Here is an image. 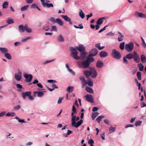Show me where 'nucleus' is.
I'll return each mask as SVG.
<instances>
[{
    "mask_svg": "<svg viewBox=\"0 0 146 146\" xmlns=\"http://www.w3.org/2000/svg\"><path fill=\"white\" fill-rule=\"evenodd\" d=\"M70 49L71 51V55L74 59L78 60L80 59L84 60L86 58V56L88 54V53L84 51L83 52H80V57L77 56L78 52L73 47H71Z\"/></svg>",
    "mask_w": 146,
    "mask_h": 146,
    "instance_id": "nucleus-1",
    "label": "nucleus"
},
{
    "mask_svg": "<svg viewBox=\"0 0 146 146\" xmlns=\"http://www.w3.org/2000/svg\"><path fill=\"white\" fill-rule=\"evenodd\" d=\"M91 62V54H90L88 57L86 58V60L82 61H78L77 63L79 67L83 68H86L90 65Z\"/></svg>",
    "mask_w": 146,
    "mask_h": 146,
    "instance_id": "nucleus-2",
    "label": "nucleus"
},
{
    "mask_svg": "<svg viewBox=\"0 0 146 146\" xmlns=\"http://www.w3.org/2000/svg\"><path fill=\"white\" fill-rule=\"evenodd\" d=\"M77 113V112L76 111H72L71 114V116L72 117V118L71 119L72 126V127H74L76 128L78 127L83 122V120L82 119H80L77 123H76V116L75 115H74Z\"/></svg>",
    "mask_w": 146,
    "mask_h": 146,
    "instance_id": "nucleus-3",
    "label": "nucleus"
},
{
    "mask_svg": "<svg viewBox=\"0 0 146 146\" xmlns=\"http://www.w3.org/2000/svg\"><path fill=\"white\" fill-rule=\"evenodd\" d=\"M79 78L82 81L83 88L84 87L85 85L86 84L90 86H91V80L90 78H88L87 80H86L85 78L82 76H80Z\"/></svg>",
    "mask_w": 146,
    "mask_h": 146,
    "instance_id": "nucleus-4",
    "label": "nucleus"
},
{
    "mask_svg": "<svg viewBox=\"0 0 146 146\" xmlns=\"http://www.w3.org/2000/svg\"><path fill=\"white\" fill-rule=\"evenodd\" d=\"M19 31L21 33H23L25 30L28 33H30L31 32V29L28 27L27 24H25L24 27L23 25H20L19 26Z\"/></svg>",
    "mask_w": 146,
    "mask_h": 146,
    "instance_id": "nucleus-5",
    "label": "nucleus"
},
{
    "mask_svg": "<svg viewBox=\"0 0 146 146\" xmlns=\"http://www.w3.org/2000/svg\"><path fill=\"white\" fill-rule=\"evenodd\" d=\"M111 54L112 56L117 59H119L121 57V55L120 52L115 49H113L112 50Z\"/></svg>",
    "mask_w": 146,
    "mask_h": 146,
    "instance_id": "nucleus-6",
    "label": "nucleus"
},
{
    "mask_svg": "<svg viewBox=\"0 0 146 146\" xmlns=\"http://www.w3.org/2000/svg\"><path fill=\"white\" fill-rule=\"evenodd\" d=\"M134 47V44L133 42H130L125 45V49L128 52H131Z\"/></svg>",
    "mask_w": 146,
    "mask_h": 146,
    "instance_id": "nucleus-7",
    "label": "nucleus"
},
{
    "mask_svg": "<svg viewBox=\"0 0 146 146\" xmlns=\"http://www.w3.org/2000/svg\"><path fill=\"white\" fill-rule=\"evenodd\" d=\"M24 77L26 79V81L27 82H31L33 77L32 75L27 74H24Z\"/></svg>",
    "mask_w": 146,
    "mask_h": 146,
    "instance_id": "nucleus-8",
    "label": "nucleus"
},
{
    "mask_svg": "<svg viewBox=\"0 0 146 146\" xmlns=\"http://www.w3.org/2000/svg\"><path fill=\"white\" fill-rule=\"evenodd\" d=\"M134 54L133 58L134 61L137 63H139L140 62V60L139 57L135 51L134 52Z\"/></svg>",
    "mask_w": 146,
    "mask_h": 146,
    "instance_id": "nucleus-9",
    "label": "nucleus"
},
{
    "mask_svg": "<svg viewBox=\"0 0 146 146\" xmlns=\"http://www.w3.org/2000/svg\"><path fill=\"white\" fill-rule=\"evenodd\" d=\"M42 4L43 5L44 7L46 6L48 8H49L50 7H53V5L51 3H45V0H40Z\"/></svg>",
    "mask_w": 146,
    "mask_h": 146,
    "instance_id": "nucleus-10",
    "label": "nucleus"
},
{
    "mask_svg": "<svg viewBox=\"0 0 146 146\" xmlns=\"http://www.w3.org/2000/svg\"><path fill=\"white\" fill-rule=\"evenodd\" d=\"M76 48L78 51L80 52L84 51L86 50L85 47L82 45H79L78 46H76Z\"/></svg>",
    "mask_w": 146,
    "mask_h": 146,
    "instance_id": "nucleus-11",
    "label": "nucleus"
},
{
    "mask_svg": "<svg viewBox=\"0 0 146 146\" xmlns=\"http://www.w3.org/2000/svg\"><path fill=\"white\" fill-rule=\"evenodd\" d=\"M31 92L30 91H27L25 92H23L22 94V97L23 99H25L26 97H28L31 95Z\"/></svg>",
    "mask_w": 146,
    "mask_h": 146,
    "instance_id": "nucleus-12",
    "label": "nucleus"
},
{
    "mask_svg": "<svg viewBox=\"0 0 146 146\" xmlns=\"http://www.w3.org/2000/svg\"><path fill=\"white\" fill-rule=\"evenodd\" d=\"M99 54L100 57L101 58H104L108 55V53L104 51H102L100 52Z\"/></svg>",
    "mask_w": 146,
    "mask_h": 146,
    "instance_id": "nucleus-13",
    "label": "nucleus"
},
{
    "mask_svg": "<svg viewBox=\"0 0 146 146\" xmlns=\"http://www.w3.org/2000/svg\"><path fill=\"white\" fill-rule=\"evenodd\" d=\"M84 73L87 78L91 75V70H86L84 72Z\"/></svg>",
    "mask_w": 146,
    "mask_h": 146,
    "instance_id": "nucleus-14",
    "label": "nucleus"
},
{
    "mask_svg": "<svg viewBox=\"0 0 146 146\" xmlns=\"http://www.w3.org/2000/svg\"><path fill=\"white\" fill-rule=\"evenodd\" d=\"M117 32L119 34L118 38V40L119 42H121L123 40L124 36L120 32L118 31Z\"/></svg>",
    "mask_w": 146,
    "mask_h": 146,
    "instance_id": "nucleus-15",
    "label": "nucleus"
},
{
    "mask_svg": "<svg viewBox=\"0 0 146 146\" xmlns=\"http://www.w3.org/2000/svg\"><path fill=\"white\" fill-rule=\"evenodd\" d=\"M97 73L94 68H92V78H95L97 76Z\"/></svg>",
    "mask_w": 146,
    "mask_h": 146,
    "instance_id": "nucleus-16",
    "label": "nucleus"
},
{
    "mask_svg": "<svg viewBox=\"0 0 146 146\" xmlns=\"http://www.w3.org/2000/svg\"><path fill=\"white\" fill-rule=\"evenodd\" d=\"M105 19V17H103L99 19L96 22L97 24L101 25L102 24L103 22V20Z\"/></svg>",
    "mask_w": 146,
    "mask_h": 146,
    "instance_id": "nucleus-17",
    "label": "nucleus"
},
{
    "mask_svg": "<svg viewBox=\"0 0 146 146\" xmlns=\"http://www.w3.org/2000/svg\"><path fill=\"white\" fill-rule=\"evenodd\" d=\"M62 17L66 21L69 22L70 24H71L72 22L71 21L70 19L68 17L67 15H62Z\"/></svg>",
    "mask_w": 146,
    "mask_h": 146,
    "instance_id": "nucleus-18",
    "label": "nucleus"
},
{
    "mask_svg": "<svg viewBox=\"0 0 146 146\" xmlns=\"http://www.w3.org/2000/svg\"><path fill=\"white\" fill-rule=\"evenodd\" d=\"M103 65V63L100 60H98L96 63V66L98 68H101Z\"/></svg>",
    "mask_w": 146,
    "mask_h": 146,
    "instance_id": "nucleus-19",
    "label": "nucleus"
},
{
    "mask_svg": "<svg viewBox=\"0 0 146 146\" xmlns=\"http://www.w3.org/2000/svg\"><path fill=\"white\" fill-rule=\"evenodd\" d=\"M15 78L18 81H20L22 78L21 76L18 74L15 73L14 75Z\"/></svg>",
    "mask_w": 146,
    "mask_h": 146,
    "instance_id": "nucleus-20",
    "label": "nucleus"
},
{
    "mask_svg": "<svg viewBox=\"0 0 146 146\" xmlns=\"http://www.w3.org/2000/svg\"><path fill=\"white\" fill-rule=\"evenodd\" d=\"M35 94H37V96L38 97H41L44 95V92H43L35 91L34 92Z\"/></svg>",
    "mask_w": 146,
    "mask_h": 146,
    "instance_id": "nucleus-21",
    "label": "nucleus"
},
{
    "mask_svg": "<svg viewBox=\"0 0 146 146\" xmlns=\"http://www.w3.org/2000/svg\"><path fill=\"white\" fill-rule=\"evenodd\" d=\"M98 53V50L96 48H94L92 49V56H94L97 54Z\"/></svg>",
    "mask_w": 146,
    "mask_h": 146,
    "instance_id": "nucleus-22",
    "label": "nucleus"
},
{
    "mask_svg": "<svg viewBox=\"0 0 146 146\" xmlns=\"http://www.w3.org/2000/svg\"><path fill=\"white\" fill-rule=\"evenodd\" d=\"M134 55V52L133 53H130L126 55V57L128 59H131L132 58H133Z\"/></svg>",
    "mask_w": 146,
    "mask_h": 146,
    "instance_id": "nucleus-23",
    "label": "nucleus"
},
{
    "mask_svg": "<svg viewBox=\"0 0 146 146\" xmlns=\"http://www.w3.org/2000/svg\"><path fill=\"white\" fill-rule=\"evenodd\" d=\"M56 23H57L59 25L62 26L63 25L62 21L59 19L57 18L56 20Z\"/></svg>",
    "mask_w": 146,
    "mask_h": 146,
    "instance_id": "nucleus-24",
    "label": "nucleus"
},
{
    "mask_svg": "<svg viewBox=\"0 0 146 146\" xmlns=\"http://www.w3.org/2000/svg\"><path fill=\"white\" fill-rule=\"evenodd\" d=\"M87 101L91 103V95L88 94L85 96Z\"/></svg>",
    "mask_w": 146,
    "mask_h": 146,
    "instance_id": "nucleus-25",
    "label": "nucleus"
},
{
    "mask_svg": "<svg viewBox=\"0 0 146 146\" xmlns=\"http://www.w3.org/2000/svg\"><path fill=\"white\" fill-rule=\"evenodd\" d=\"M9 3L7 1L4 2L2 5L3 9H6L8 7Z\"/></svg>",
    "mask_w": 146,
    "mask_h": 146,
    "instance_id": "nucleus-26",
    "label": "nucleus"
},
{
    "mask_svg": "<svg viewBox=\"0 0 146 146\" xmlns=\"http://www.w3.org/2000/svg\"><path fill=\"white\" fill-rule=\"evenodd\" d=\"M141 61L142 63H145L146 62V57L143 54L141 55Z\"/></svg>",
    "mask_w": 146,
    "mask_h": 146,
    "instance_id": "nucleus-27",
    "label": "nucleus"
},
{
    "mask_svg": "<svg viewBox=\"0 0 146 146\" xmlns=\"http://www.w3.org/2000/svg\"><path fill=\"white\" fill-rule=\"evenodd\" d=\"M79 15L81 18L83 19L85 17V15L83 11L81 10H80L79 13Z\"/></svg>",
    "mask_w": 146,
    "mask_h": 146,
    "instance_id": "nucleus-28",
    "label": "nucleus"
},
{
    "mask_svg": "<svg viewBox=\"0 0 146 146\" xmlns=\"http://www.w3.org/2000/svg\"><path fill=\"white\" fill-rule=\"evenodd\" d=\"M58 40L59 42H63L64 41V39L62 36L60 35H59L58 37Z\"/></svg>",
    "mask_w": 146,
    "mask_h": 146,
    "instance_id": "nucleus-29",
    "label": "nucleus"
},
{
    "mask_svg": "<svg viewBox=\"0 0 146 146\" xmlns=\"http://www.w3.org/2000/svg\"><path fill=\"white\" fill-rule=\"evenodd\" d=\"M99 114L98 112H93L92 113V118L93 119H94Z\"/></svg>",
    "mask_w": 146,
    "mask_h": 146,
    "instance_id": "nucleus-30",
    "label": "nucleus"
},
{
    "mask_svg": "<svg viewBox=\"0 0 146 146\" xmlns=\"http://www.w3.org/2000/svg\"><path fill=\"white\" fill-rule=\"evenodd\" d=\"M5 57L8 59L10 60L11 59L12 57L10 54L8 53H5L4 54Z\"/></svg>",
    "mask_w": 146,
    "mask_h": 146,
    "instance_id": "nucleus-31",
    "label": "nucleus"
},
{
    "mask_svg": "<svg viewBox=\"0 0 146 146\" xmlns=\"http://www.w3.org/2000/svg\"><path fill=\"white\" fill-rule=\"evenodd\" d=\"M74 88L73 86H70L68 87L66 89V91L69 92V93L72 92L73 91Z\"/></svg>",
    "mask_w": 146,
    "mask_h": 146,
    "instance_id": "nucleus-32",
    "label": "nucleus"
},
{
    "mask_svg": "<svg viewBox=\"0 0 146 146\" xmlns=\"http://www.w3.org/2000/svg\"><path fill=\"white\" fill-rule=\"evenodd\" d=\"M0 50L3 53H6L8 52V50L5 48H0Z\"/></svg>",
    "mask_w": 146,
    "mask_h": 146,
    "instance_id": "nucleus-33",
    "label": "nucleus"
},
{
    "mask_svg": "<svg viewBox=\"0 0 146 146\" xmlns=\"http://www.w3.org/2000/svg\"><path fill=\"white\" fill-rule=\"evenodd\" d=\"M15 113L14 112L11 113L8 112L6 115V116H11L13 117L15 115Z\"/></svg>",
    "mask_w": 146,
    "mask_h": 146,
    "instance_id": "nucleus-34",
    "label": "nucleus"
},
{
    "mask_svg": "<svg viewBox=\"0 0 146 146\" xmlns=\"http://www.w3.org/2000/svg\"><path fill=\"white\" fill-rule=\"evenodd\" d=\"M105 116H98L96 119V121L98 123H100L101 119L104 118Z\"/></svg>",
    "mask_w": 146,
    "mask_h": 146,
    "instance_id": "nucleus-35",
    "label": "nucleus"
},
{
    "mask_svg": "<svg viewBox=\"0 0 146 146\" xmlns=\"http://www.w3.org/2000/svg\"><path fill=\"white\" fill-rule=\"evenodd\" d=\"M138 66L139 68V70L140 71H142L143 70L144 67L142 64L140 63L138 65Z\"/></svg>",
    "mask_w": 146,
    "mask_h": 146,
    "instance_id": "nucleus-36",
    "label": "nucleus"
},
{
    "mask_svg": "<svg viewBox=\"0 0 146 146\" xmlns=\"http://www.w3.org/2000/svg\"><path fill=\"white\" fill-rule=\"evenodd\" d=\"M125 44V42H121L120 43L119 47L121 50H123L124 49Z\"/></svg>",
    "mask_w": 146,
    "mask_h": 146,
    "instance_id": "nucleus-37",
    "label": "nucleus"
},
{
    "mask_svg": "<svg viewBox=\"0 0 146 146\" xmlns=\"http://www.w3.org/2000/svg\"><path fill=\"white\" fill-rule=\"evenodd\" d=\"M15 118L18 120V121L19 122L23 123H26V122L25 121L24 119H19L18 117H15Z\"/></svg>",
    "mask_w": 146,
    "mask_h": 146,
    "instance_id": "nucleus-38",
    "label": "nucleus"
},
{
    "mask_svg": "<svg viewBox=\"0 0 146 146\" xmlns=\"http://www.w3.org/2000/svg\"><path fill=\"white\" fill-rule=\"evenodd\" d=\"M29 5H26L24 6L21 7V11H24L26 10L28 8V7Z\"/></svg>",
    "mask_w": 146,
    "mask_h": 146,
    "instance_id": "nucleus-39",
    "label": "nucleus"
},
{
    "mask_svg": "<svg viewBox=\"0 0 146 146\" xmlns=\"http://www.w3.org/2000/svg\"><path fill=\"white\" fill-rule=\"evenodd\" d=\"M141 73L140 72H137V76L139 80H141Z\"/></svg>",
    "mask_w": 146,
    "mask_h": 146,
    "instance_id": "nucleus-40",
    "label": "nucleus"
},
{
    "mask_svg": "<svg viewBox=\"0 0 146 146\" xmlns=\"http://www.w3.org/2000/svg\"><path fill=\"white\" fill-rule=\"evenodd\" d=\"M142 13H139L137 12H136L135 13V15L137 17V15H138L137 17H140L141 18L142 15Z\"/></svg>",
    "mask_w": 146,
    "mask_h": 146,
    "instance_id": "nucleus-41",
    "label": "nucleus"
},
{
    "mask_svg": "<svg viewBox=\"0 0 146 146\" xmlns=\"http://www.w3.org/2000/svg\"><path fill=\"white\" fill-rule=\"evenodd\" d=\"M142 123V121H138L135 122V125L136 127L139 126L141 125Z\"/></svg>",
    "mask_w": 146,
    "mask_h": 146,
    "instance_id": "nucleus-42",
    "label": "nucleus"
},
{
    "mask_svg": "<svg viewBox=\"0 0 146 146\" xmlns=\"http://www.w3.org/2000/svg\"><path fill=\"white\" fill-rule=\"evenodd\" d=\"M85 90L87 92L90 93H91V88L88 86H86V87Z\"/></svg>",
    "mask_w": 146,
    "mask_h": 146,
    "instance_id": "nucleus-43",
    "label": "nucleus"
},
{
    "mask_svg": "<svg viewBox=\"0 0 146 146\" xmlns=\"http://www.w3.org/2000/svg\"><path fill=\"white\" fill-rule=\"evenodd\" d=\"M6 22L9 24L13 23H14V21L12 19H9L7 20Z\"/></svg>",
    "mask_w": 146,
    "mask_h": 146,
    "instance_id": "nucleus-44",
    "label": "nucleus"
},
{
    "mask_svg": "<svg viewBox=\"0 0 146 146\" xmlns=\"http://www.w3.org/2000/svg\"><path fill=\"white\" fill-rule=\"evenodd\" d=\"M50 31H57V29L56 28V27L55 26H52V29L50 30Z\"/></svg>",
    "mask_w": 146,
    "mask_h": 146,
    "instance_id": "nucleus-45",
    "label": "nucleus"
},
{
    "mask_svg": "<svg viewBox=\"0 0 146 146\" xmlns=\"http://www.w3.org/2000/svg\"><path fill=\"white\" fill-rule=\"evenodd\" d=\"M17 87L19 89H21L23 88L22 86L20 84H17L16 85Z\"/></svg>",
    "mask_w": 146,
    "mask_h": 146,
    "instance_id": "nucleus-46",
    "label": "nucleus"
},
{
    "mask_svg": "<svg viewBox=\"0 0 146 146\" xmlns=\"http://www.w3.org/2000/svg\"><path fill=\"white\" fill-rule=\"evenodd\" d=\"M107 27V25H106L103 28L101 29L99 31L98 33H101L102 32V31L105 30L106 29V27Z\"/></svg>",
    "mask_w": 146,
    "mask_h": 146,
    "instance_id": "nucleus-47",
    "label": "nucleus"
},
{
    "mask_svg": "<svg viewBox=\"0 0 146 146\" xmlns=\"http://www.w3.org/2000/svg\"><path fill=\"white\" fill-rule=\"evenodd\" d=\"M134 125L132 124H128L125 126V128H128L129 127H134Z\"/></svg>",
    "mask_w": 146,
    "mask_h": 146,
    "instance_id": "nucleus-48",
    "label": "nucleus"
},
{
    "mask_svg": "<svg viewBox=\"0 0 146 146\" xmlns=\"http://www.w3.org/2000/svg\"><path fill=\"white\" fill-rule=\"evenodd\" d=\"M106 35L107 36H113L114 35V33H112V32H109V33H107Z\"/></svg>",
    "mask_w": 146,
    "mask_h": 146,
    "instance_id": "nucleus-49",
    "label": "nucleus"
},
{
    "mask_svg": "<svg viewBox=\"0 0 146 146\" xmlns=\"http://www.w3.org/2000/svg\"><path fill=\"white\" fill-rule=\"evenodd\" d=\"M115 128H110V133H113L115 131Z\"/></svg>",
    "mask_w": 146,
    "mask_h": 146,
    "instance_id": "nucleus-50",
    "label": "nucleus"
},
{
    "mask_svg": "<svg viewBox=\"0 0 146 146\" xmlns=\"http://www.w3.org/2000/svg\"><path fill=\"white\" fill-rule=\"evenodd\" d=\"M123 63H127V59L126 57H124L123 58Z\"/></svg>",
    "mask_w": 146,
    "mask_h": 146,
    "instance_id": "nucleus-51",
    "label": "nucleus"
},
{
    "mask_svg": "<svg viewBox=\"0 0 146 146\" xmlns=\"http://www.w3.org/2000/svg\"><path fill=\"white\" fill-rule=\"evenodd\" d=\"M31 38H32L31 37L29 36L25 39H22V41L23 42H25V41H26L27 40L31 39Z\"/></svg>",
    "mask_w": 146,
    "mask_h": 146,
    "instance_id": "nucleus-52",
    "label": "nucleus"
},
{
    "mask_svg": "<svg viewBox=\"0 0 146 146\" xmlns=\"http://www.w3.org/2000/svg\"><path fill=\"white\" fill-rule=\"evenodd\" d=\"M100 43H98V44H95V46L98 48L99 50V48H101V46H100Z\"/></svg>",
    "mask_w": 146,
    "mask_h": 146,
    "instance_id": "nucleus-53",
    "label": "nucleus"
},
{
    "mask_svg": "<svg viewBox=\"0 0 146 146\" xmlns=\"http://www.w3.org/2000/svg\"><path fill=\"white\" fill-rule=\"evenodd\" d=\"M20 108V106L19 105H18L14 107V109L15 110H19Z\"/></svg>",
    "mask_w": 146,
    "mask_h": 146,
    "instance_id": "nucleus-54",
    "label": "nucleus"
},
{
    "mask_svg": "<svg viewBox=\"0 0 146 146\" xmlns=\"http://www.w3.org/2000/svg\"><path fill=\"white\" fill-rule=\"evenodd\" d=\"M37 7V5L36 4H34L31 5V8H36Z\"/></svg>",
    "mask_w": 146,
    "mask_h": 146,
    "instance_id": "nucleus-55",
    "label": "nucleus"
},
{
    "mask_svg": "<svg viewBox=\"0 0 146 146\" xmlns=\"http://www.w3.org/2000/svg\"><path fill=\"white\" fill-rule=\"evenodd\" d=\"M98 110V108L96 107H94L92 109V111H97Z\"/></svg>",
    "mask_w": 146,
    "mask_h": 146,
    "instance_id": "nucleus-56",
    "label": "nucleus"
},
{
    "mask_svg": "<svg viewBox=\"0 0 146 146\" xmlns=\"http://www.w3.org/2000/svg\"><path fill=\"white\" fill-rule=\"evenodd\" d=\"M52 87L53 88H54V89L55 88H58V86H56V84H52Z\"/></svg>",
    "mask_w": 146,
    "mask_h": 146,
    "instance_id": "nucleus-57",
    "label": "nucleus"
},
{
    "mask_svg": "<svg viewBox=\"0 0 146 146\" xmlns=\"http://www.w3.org/2000/svg\"><path fill=\"white\" fill-rule=\"evenodd\" d=\"M141 105L142 108L146 107V104L143 102H142L141 103Z\"/></svg>",
    "mask_w": 146,
    "mask_h": 146,
    "instance_id": "nucleus-58",
    "label": "nucleus"
},
{
    "mask_svg": "<svg viewBox=\"0 0 146 146\" xmlns=\"http://www.w3.org/2000/svg\"><path fill=\"white\" fill-rule=\"evenodd\" d=\"M50 20L53 23H56V20L53 17L50 18Z\"/></svg>",
    "mask_w": 146,
    "mask_h": 146,
    "instance_id": "nucleus-59",
    "label": "nucleus"
},
{
    "mask_svg": "<svg viewBox=\"0 0 146 146\" xmlns=\"http://www.w3.org/2000/svg\"><path fill=\"white\" fill-rule=\"evenodd\" d=\"M63 99V98H59L58 101L57 103L58 104H60L62 101V100Z\"/></svg>",
    "mask_w": 146,
    "mask_h": 146,
    "instance_id": "nucleus-60",
    "label": "nucleus"
},
{
    "mask_svg": "<svg viewBox=\"0 0 146 146\" xmlns=\"http://www.w3.org/2000/svg\"><path fill=\"white\" fill-rule=\"evenodd\" d=\"M6 113L5 111H3L0 113V117H2Z\"/></svg>",
    "mask_w": 146,
    "mask_h": 146,
    "instance_id": "nucleus-61",
    "label": "nucleus"
},
{
    "mask_svg": "<svg viewBox=\"0 0 146 146\" xmlns=\"http://www.w3.org/2000/svg\"><path fill=\"white\" fill-rule=\"evenodd\" d=\"M53 60H47L45 62H43L44 64H46L47 63H50V62H51L53 61Z\"/></svg>",
    "mask_w": 146,
    "mask_h": 146,
    "instance_id": "nucleus-62",
    "label": "nucleus"
},
{
    "mask_svg": "<svg viewBox=\"0 0 146 146\" xmlns=\"http://www.w3.org/2000/svg\"><path fill=\"white\" fill-rule=\"evenodd\" d=\"M68 70L73 75H74L75 74V72L74 71L72 70L69 69H68Z\"/></svg>",
    "mask_w": 146,
    "mask_h": 146,
    "instance_id": "nucleus-63",
    "label": "nucleus"
},
{
    "mask_svg": "<svg viewBox=\"0 0 146 146\" xmlns=\"http://www.w3.org/2000/svg\"><path fill=\"white\" fill-rule=\"evenodd\" d=\"M71 133V131L70 130H68L67 133V134L65 136V137H66L68 135H70Z\"/></svg>",
    "mask_w": 146,
    "mask_h": 146,
    "instance_id": "nucleus-64",
    "label": "nucleus"
}]
</instances>
